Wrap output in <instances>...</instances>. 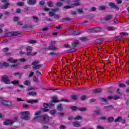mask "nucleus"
I'll use <instances>...</instances> for the list:
<instances>
[{"label": "nucleus", "instance_id": "obj_1", "mask_svg": "<svg viewBox=\"0 0 129 129\" xmlns=\"http://www.w3.org/2000/svg\"><path fill=\"white\" fill-rule=\"evenodd\" d=\"M39 63H40L39 60H35L33 61L31 63V65L32 66V69L36 70V69H40V68H42V64H39Z\"/></svg>", "mask_w": 129, "mask_h": 129}, {"label": "nucleus", "instance_id": "obj_2", "mask_svg": "<svg viewBox=\"0 0 129 129\" xmlns=\"http://www.w3.org/2000/svg\"><path fill=\"white\" fill-rule=\"evenodd\" d=\"M0 102H1V104L5 106L10 107L13 105V102L10 100H5L4 98H0Z\"/></svg>", "mask_w": 129, "mask_h": 129}, {"label": "nucleus", "instance_id": "obj_3", "mask_svg": "<svg viewBox=\"0 0 129 129\" xmlns=\"http://www.w3.org/2000/svg\"><path fill=\"white\" fill-rule=\"evenodd\" d=\"M32 51H33V48L31 46H28L26 48L27 55V56H34L36 55L37 52H34L33 54L32 53Z\"/></svg>", "mask_w": 129, "mask_h": 129}, {"label": "nucleus", "instance_id": "obj_4", "mask_svg": "<svg viewBox=\"0 0 129 129\" xmlns=\"http://www.w3.org/2000/svg\"><path fill=\"white\" fill-rule=\"evenodd\" d=\"M21 114L23 115V117H22V119H24L26 120H28L30 119V117H29V114H30V112L29 111H24L21 112Z\"/></svg>", "mask_w": 129, "mask_h": 129}, {"label": "nucleus", "instance_id": "obj_5", "mask_svg": "<svg viewBox=\"0 0 129 129\" xmlns=\"http://www.w3.org/2000/svg\"><path fill=\"white\" fill-rule=\"evenodd\" d=\"M2 81L4 82L5 84H10L11 81L9 79V76H3L2 77Z\"/></svg>", "mask_w": 129, "mask_h": 129}, {"label": "nucleus", "instance_id": "obj_6", "mask_svg": "<svg viewBox=\"0 0 129 129\" xmlns=\"http://www.w3.org/2000/svg\"><path fill=\"white\" fill-rule=\"evenodd\" d=\"M108 6L110 9H114L116 11H119V7L114 3L110 2Z\"/></svg>", "mask_w": 129, "mask_h": 129}, {"label": "nucleus", "instance_id": "obj_7", "mask_svg": "<svg viewBox=\"0 0 129 129\" xmlns=\"http://www.w3.org/2000/svg\"><path fill=\"white\" fill-rule=\"evenodd\" d=\"M55 44H56V41H52L50 43L49 46L50 50L56 51V50H58V48L55 47Z\"/></svg>", "mask_w": 129, "mask_h": 129}, {"label": "nucleus", "instance_id": "obj_8", "mask_svg": "<svg viewBox=\"0 0 129 129\" xmlns=\"http://www.w3.org/2000/svg\"><path fill=\"white\" fill-rule=\"evenodd\" d=\"M80 42L79 40H75L71 42V45L72 46L74 47L75 48H76V47H78L79 45Z\"/></svg>", "mask_w": 129, "mask_h": 129}, {"label": "nucleus", "instance_id": "obj_9", "mask_svg": "<svg viewBox=\"0 0 129 129\" xmlns=\"http://www.w3.org/2000/svg\"><path fill=\"white\" fill-rule=\"evenodd\" d=\"M73 3H75L74 4H71V7H78L79 6H80V0H73Z\"/></svg>", "mask_w": 129, "mask_h": 129}, {"label": "nucleus", "instance_id": "obj_10", "mask_svg": "<svg viewBox=\"0 0 129 129\" xmlns=\"http://www.w3.org/2000/svg\"><path fill=\"white\" fill-rule=\"evenodd\" d=\"M20 34H21V33H20L18 31H13L9 32L8 33L9 36H10V37H13L14 36H18V35Z\"/></svg>", "mask_w": 129, "mask_h": 129}, {"label": "nucleus", "instance_id": "obj_11", "mask_svg": "<svg viewBox=\"0 0 129 129\" xmlns=\"http://www.w3.org/2000/svg\"><path fill=\"white\" fill-rule=\"evenodd\" d=\"M111 99H113V96H109L107 99L102 98L100 99V100L102 101V102H106L107 100H111Z\"/></svg>", "mask_w": 129, "mask_h": 129}, {"label": "nucleus", "instance_id": "obj_12", "mask_svg": "<svg viewBox=\"0 0 129 129\" xmlns=\"http://www.w3.org/2000/svg\"><path fill=\"white\" fill-rule=\"evenodd\" d=\"M26 102H27V103H30L31 104H34L35 103H38V102H39V101L38 100H28L26 99Z\"/></svg>", "mask_w": 129, "mask_h": 129}, {"label": "nucleus", "instance_id": "obj_13", "mask_svg": "<svg viewBox=\"0 0 129 129\" xmlns=\"http://www.w3.org/2000/svg\"><path fill=\"white\" fill-rule=\"evenodd\" d=\"M37 3V0H28L27 1V5H29V6H34L36 5Z\"/></svg>", "mask_w": 129, "mask_h": 129}, {"label": "nucleus", "instance_id": "obj_14", "mask_svg": "<svg viewBox=\"0 0 129 129\" xmlns=\"http://www.w3.org/2000/svg\"><path fill=\"white\" fill-rule=\"evenodd\" d=\"M14 122V121H13V120L7 119L6 121L3 122V124L4 125H9V124H13Z\"/></svg>", "mask_w": 129, "mask_h": 129}, {"label": "nucleus", "instance_id": "obj_15", "mask_svg": "<svg viewBox=\"0 0 129 129\" xmlns=\"http://www.w3.org/2000/svg\"><path fill=\"white\" fill-rule=\"evenodd\" d=\"M93 93H95V94H98V93H100V92H101L102 91V89L100 88H98L97 89H94L92 90Z\"/></svg>", "mask_w": 129, "mask_h": 129}, {"label": "nucleus", "instance_id": "obj_16", "mask_svg": "<svg viewBox=\"0 0 129 129\" xmlns=\"http://www.w3.org/2000/svg\"><path fill=\"white\" fill-rule=\"evenodd\" d=\"M39 117H40V118H42L43 121H45L46 119H49V115L47 114H44L42 116H39Z\"/></svg>", "mask_w": 129, "mask_h": 129}, {"label": "nucleus", "instance_id": "obj_17", "mask_svg": "<svg viewBox=\"0 0 129 129\" xmlns=\"http://www.w3.org/2000/svg\"><path fill=\"white\" fill-rule=\"evenodd\" d=\"M8 62H11V63H17L18 62L17 59H14L13 57H10L8 60Z\"/></svg>", "mask_w": 129, "mask_h": 129}, {"label": "nucleus", "instance_id": "obj_18", "mask_svg": "<svg viewBox=\"0 0 129 129\" xmlns=\"http://www.w3.org/2000/svg\"><path fill=\"white\" fill-rule=\"evenodd\" d=\"M113 121H114V118H113V117L110 116L107 118V122L108 123H111Z\"/></svg>", "mask_w": 129, "mask_h": 129}, {"label": "nucleus", "instance_id": "obj_19", "mask_svg": "<svg viewBox=\"0 0 129 129\" xmlns=\"http://www.w3.org/2000/svg\"><path fill=\"white\" fill-rule=\"evenodd\" d=\"M11 4L9 3H6L4 6L1 7V9L2 10H7L8 8H9V6H10Z\"/></svg>", "mask_w": 129, "mask_h": 129}, {"label": "nucleus", "instance_id": "obj_20", "mask_svg": "<svg viewBox=\"0 0 129 129\" xmlns=\"http://www.w3.org/2000/svg\"><path fill=\"white\" fill-rule=\"evenodd\" d=\"M112 18V15H109L106 17H105L104 19H103V21H105V22H107V21H109V20H111Z\"/></svg>", "mask_w": 129, "mask_h": 129}, {"label": "nucleus", "instance_id": "obj_21", "mask_svg": "<svg viewBox=\"0 0 129 129\" xmlns=\"http://www.w3.org/2000/svg\"><path fill=\"white\" fill-rule=\"evenodd\" d=\"M59 100H58V97H53L52 98V103H57V102H59Z\"/></svg>", "mask_w": 129, "mask_h": 129}, {"label": "nucleus", "instance_id": "obj_22", "mask_svg": "<svg viewBox=\"0 0 129 129\" xmlns=\"http://www.w3.org/2000/svg\"><path fill=\"white\" fill-rule=\"evenodd\" d=\"M78 97H79V95H71V99H72L73 100H77V99H78Z\"/></svg>", "mask_w": 129, "mask_h": 129}, {"label": "nucleus", "instance_id": "obj_23", "mask_svg": "<svg viewBox=\"0 0 129 129\" xmlns=\"http://www.w3.org/2000/svg\"><path fill=\"white\" fill-rule=\"evenodd\" d=\"M2 67H9L10 66V63L7 62L3 61L1 62Z\"/></svg>", "mask_w": 129, "mask_h": 129}, {"label": "nucleus", "instance_id": "obj_24", "mask_svg": "<svg viewBox=\"0 0 129 129\" xmlns=\"http://www.w3.org/2000/svg\"><path fill=\"white\" fill-rule=\"evenodd\" d=\"M73 125L75 127H79L81 124L79 121H74L73 122Z\"/></svg>", "mask_w": 129, "mask_h": 129}, {"label": "nucleus", "instance_id": "obj_25", "mask_svg": "<svg viewBox=\"0 0 129 129\" xmlns=\"http://www.w3.org/2000/svg\"><path fill=\"white\" fill-rule=\"evenodd\" d=\"M57 110H58V111H62L63 110V106L62 104H59L56 107Z\"/></svg>", "mask_w": 129, "mask_h": 129}, {"label": "nucleus", "instance_id": "obj_26", "mask_svg": "<svg viewBox=\"0 0 129 129\" xmlns=\"http://www.w3.org/2000/svg\"><path fill=\"white\" fill-rule=\"evenodd\" d=\"M73 35H78L81 34V32L79 30L74 31L72 32Z\"/></svg>", "mask_w": 129, "mask_h": 129}, {"label": "nucleus", "instance_id": "obj_27", "mask_svg": "<svg viewBox=\"0 0 129 129\" xmlns=\"http://www.w3.org/2000/svg\"><path fill=\"white\" fill-rule=\"evenodd\" d=\"M70 108L73 111H76V110H78V108L76 106H71Z\"/></svg>", "mask_w": 129, "mask_h": 129}, {"label": "nucleus", "instance_id": "obj_28", "mask_svg": "<svg viewBox=\"0 0 129 129\" xmlns=\"http://www.w3.org/2000/svg\"><path fill=\"white\" fill-rule=\"evenodd\" d=\"M14 76H17V75H19V78H22V76H23V74L20 73L19 72H16L13 74Z\"/></svg>", "mask_w": 129, "mask_h": 129}, {"label": "nucleus", "instance_id": "obj_29", "mask_svg": "<svg viewBox=\"0 0 129 129\" xmlns=\"http://www.w3.org/2000/svg\"><path fill=\"white\" fill-rule=\"evenodd\" d=\"M78 110H79V111H86L87 109L86 107H80L78 108Z\"/></svg>", "mask_w": 129, "mask_h": 129}, {"label": "nucleus", "instance_id": "obj_30", "mask_svg": "<svg viewBox=\"0 0 129 129\" xmlns=\"http://www.w3.org/2000/svg\"><path fill=\"white\" fill-rule=\"evenodd\" d=\"M119 35L120 37H124V36H128V33L126 32H120L119 33Z\"/></svg>", "mask_w": 129, "mask_h": 129}, {"label": "nucleus", "instance_id": "obj_31", "mask_svg": "<svg viewBox=\"0 0 129 129\" xmlns=\"http://www.w3.org/2000/svg\"><path fill=\"white\" fill-rule=\"evenodd\" d=\"M27 94H28V95H32V96H35L37 95V93L35 92H29L27 93Z\"/></svg>", "mask_w": 129, "mask_h": 129}, {"label": "nucleus", "instance_id": "obj_32", "mask_svg": "<svg viewBox=\"0 0 129 129\" xmlns=\"http://www.w3.org/2000/svg\"><path fill=\"white\" fill-rule=\"evenodd\" d=\"M75 120H80V119H82V117L81 116L78 115L76 116V117L74 118Z\"/></svg>", "mask_w": 129, "mask_h": 129}, {"label": "nucleus", "instance_id": "obj_33", "mask_svg": "<svg viewBox=\"0 0 129 129\" xmlns=\"http://www.w3.org/2000/svg\"><path fill=\"white\" fill-rule=\"evenodd\" d=\"M121 116H118L116 119L114 120L115 122H118L121 120Z\"/></svg>", "mask_w": 129, "mask_h": 129}, {"label": "nucleus", "instance_id": "obj_34", "mask_svg": "<svg viewBox=\"0 0 129 129\" xmlns=\"http://www.w3.org/2000/svg\"><path fill=\"white\" fill-rule=\"evenodd\" d=\"M40 114H42V111L37 110L35 112V116H38V115H40Z\"/></svg>", "mask_w": 129, "mask_h": 129}, {"label": "nucleus", "instance_id": "obj_35", "mask_svg": "<svg viewBox=\"0 0 129 129\" xmlns=\"http://www.w3.org/2000/svg\"><path fill=\"white\" fill-rule=\"evenodd\" d=\"M47 4L49 8H52L53 6H54V4H53L52 2H48L47 3Z\"/></svg>", "mask_w": 129, "mask_h": 129}, {"label": "nucleus", "instance_id": "obj_36", "mask_svg": "<svg viewBox=\"0 0 129 129\" xmlns=\"http://www.w3.org/2000/svg\"><path fill=\"white\" fill-rule=\"evenodd\" d=\"M30 84H31V82H30V81L26 80L24 82V85H26L27 86H28L30 85Z\"/></svg>", "mask_w": 129, "mask_h": 129}, {"label": "nucleus", "instance_id": "obj_37", "mask_svg": "<svg viewBox=\"0 0 129 129\" xmlns=\"http://www.w3.org/2000/svg\"><path fill=\"white\" fill-rule=\"evenodd\" d=\"M17 6H18V7H23V6H24L25 4L24 3V2H18L17 3Z\"/></svg>", "mask_w": 129, "mask_h": 129}, {"label": "nucleus", "instance_id": "obj_38", "mask_svg": "<svg viewBox=\"0 0 129 129\" xmlns=\"http://www.w3.org/2000/svg\"><path fill=\"white\" fill-rule=\"evenodd\" d=\"M28 43L29 44H36V43H37V41L34 40H29L28 41Z\"/></svg>", "mask_w": 129, "mask_h": 129}, {"label": "nucleus", "instance_id": "obj_39", "mask_svg": "<svg viewBox=\"0 0 129 129\" xmlns=\"http://www.w3.org/2000/svg\"><path fill=\"white\" fill-rule=\"evenodd\" d=\"M103 108L104 109H108V108H113V106H112V105H110L109 106H104Z\"/></svg>", "mask_w": 129, "mask_h": 129}, {"label": "nucleus", "instance_id": "obj_40", "mask_svg": "<svg viewBox=\"0 0 129 129\" xmlns=\"http://www.w3.org/2000/svg\"><path fill=\"white\" fill-rule=\"evenodd\" d=\"M100 29H101V28L99 27H94L93 28V31H94V32H99V31H100Z\"/></svg>", "mask_w": 129, "mask_h": 129}, {"label": "nucleus", "instance_id": "obj_41", "mask_svg": "<svg viewBox=\"0 0 129 129\" xmlns=\"http://www.w3.org/2000/svg\"><path fill=\"white\" fill-rule=\"evenodd\" d=\"M56 110H54V109H53V110H51L50 111H49V113L50 114H51V115H53L55 114H56Z\"/></svg>", "mask_w": 129, "mask_h": 129}, {"label": "nucleus", "instance_id": "obj_42", "mask_svg": "<svg viewBox=\"0 0 129 129\" xmlns=\"http://www.w3.org/2000/svg\"><path fill=\"white\" fill-rule=\"evenodd\" d=\"M64 48H66L67 49H71V46L69 45V44H64L63 45Z\"/></svg>", "mask_w": 129, "mask_h": 129}, {"label": "nucleus", "instance_id": "obj_43", "mask_svg": "<svg viewBox=\"0 0 129 129\" xmlns=\"http://www.w3.org/2000/svg\"><path fill=\"white\" fill-rule=\"evenodd\" d=\"M56 7H58V8H60V7H62L63 6V3L61 2H58L56 3Z\"/></svg>", "mask_w": 129, "mask_h": 129}, {"label": "nucleus", "instance_id": "obj_44", "mask_svg": "<svg viewBox=\"0 0 129 129\" xmlns=\"http://www.w3.org/2000/svg\"><path fill=\"white\" fill-rule=\"evenodd\" d=\"M49 110V109H47V108H42L41 109V111H42V112H48Z\"/></svg>", "mask_w": 129, "mask_h": 129}, {"label": "nucleus", "instance_id": "obj_45", "mask_svg": "<svg viewBox=\"0 0 129 129\" xmlns=\"http://www.w3.org/2000/svg\"><path fill=\"white\" fill-rule=\"evenodd\" d=\"M120 97L117 95H115L114 96H113V99L114 100H117V99H119Z\"/></svg>", "mask_w": 129, "mask_h": 129}, {"label": "nucleus", "instance_id": "obj_46", "mask_svg": "<svg viewBox=\"0 0 129 129\" xmlns=\"http://www.w3.org/2000/svg\"><path fill=\"white\" fill-rule=\"evenodd\" d=\"M31 68V65L27 64L23 67L24 69H30Z\"/></svg>", "mask_w": 129, "mask_h": 129}, {"label": "nucleus", "instance_id": "obj_47", "mask_svg": "<svg viewBox=\"0 0 129 129\" xmlns=\"http://www.w3.org/2000/svg\"><path fill=\"white\" fill-rule=\"evenodd\" d=\"M115 29L113 27H108L107 28V30L108 31H114Z\"/></svg>", "mask_w": 129, "mask_h": 129}, {"label": "nucleus", "instance_id": "obj_48", "mask_svg": "<svg viewBox=\"0 0 129 129\" xmlns=\"http://www.w3.org/2000/svg\"><path fill=\"white\" fill-rule=\"evenodd\" d=\"M42 106L44 108H47L48 106H49V103H43Z\"/></svg>", "mask_w": 129, "mask_h": 129}, {"label": "nucleus", "instance_id": "obj_49", "mask_svg": "<svg viewBox=\"0 0 129 129\" xmlns=\"http://www.w3.org/2000/svg\"><path fill=\"white\" fill-rule=\"evenodd\" d=\"M106 6H101L99 8V10H100L101 11H104V10H106Z\"/></svg>", "mask_w": 129, "mask_h": 129}, {"label": "nucleus", "instance_id": "obj_50", "mask_svg": "<svg viewBox=\"0 0 129 129\" xmlns=\"http://www.w3.org/2000/svg\"><path fill=\"white\" fill-rule=\"evenodd\" d=\"M94 113L97 115H99L100 114V110H96L94 111Z\"/></svg>", "mask_w": 129, "mask_h": 129}, {"label": "nucleus", "instance_id": "obj_51", "mask_svg": "<svg viewBox=\"0 0 129 129\" xmlns=\"http://www.w3.org/2000/svg\"><path fill=\"white\" fill-rule=\"evenodd\" d=\"M87 40H88L87 37H83L81 39V41H82V42H86Z\"/></svg>", "mask_w": 129, "mask_h": 129}, {"label": "nucleus", "instance_id": "obj_52", "mask_svg": "<svg viewBox=\"0 0 129 129\" xmlns=\"http://www.w3.org/2000/svg\"><path fill=\"white\" fill-rule=\"evenodd\" d=\"M12 84H14L15 85L16 84H19V81L15 80V81H12Z\"/></svg>", "mask_w": 129, "mask_h": 129}, {"label": "nucleus", "instance_id": "obj_53", "mask_svg": "<svg viewBox=\"0 0 129 129\" xmlns=\"http://www.w3.org/2000/svg\"><path fill=\"white\" fill-rule=\"evenodd\" d=\"M118 86L120 88L125 87V84L119 83Z\"/></svg>", "mask_w": 129, "mask_h": 129}, {"label": "nucleus", "instance_id": "obj_54", "mask_svg": "<svg viewBox=\"0 0 129 129\" xmlns=\"http://www.w3.org/2000/svg\"><path fill=\"white\" fill-rule=\"evenodd\" d=\"M63 21H65L66 22H68L69 21H71L72 19L69 18H64L63 19Z\"/></svg>", "mask_w": 129, "mask_h": 129}, {"label": "nucleus", "instance_id": "obj_55", "mask_svg": "<svg viewBox=\"0 0 129 129\" xmlns=\"http://www.w3.org/2000/svg\"><path fill=\"white\" fill-rule=\"evenodd\" d=\"M64 9H71V8H74V7H72L71 5V6H64Z\"/></svg>", "mask_w": 129, "mask_h": 129}, {"label": "nucleus", "instance_id": "obj_56", "mask_svg": "<svg viewBox=\"0 0 129 129\" xmlns=\"http://www.w3.org/2000/svg\"><path fill=\"white\" fill-rule=\"evenodd\" d=\"M52 12H53L54 13H55V12H58V11H59V8H56L55 9H51Z\"/></svg>", "mask_w": 129, "mask_h": 129}, {"label": "nucleus", "instance_id": "obj_57", "mask_svg": "<svg viewBox=\"0 0 129 129\" xmlns=\"http://www.w3.org/2000/svg\"><path fill=\"white\" fill-rule=\"evenodd\" d=\"M87 98V96L85 95H83L81 96V100H84L85 99H86Z\"/></svg>", "mask_w": 129, "mask_h": 129}, {"label": "nucleus", "instance_id": "obj_58", "mask_svg": "<svg viewBox=\"0 0 129 129\" xmlns=\"http://www.w3.org/2000/svg\"><path fill=\"white\" fill-rule=\"evenodd\" d=\"M21 12H22V10H21V9L18 8L16 9V13L17 14H20V13H21Z\"/></svg>", "mask_w": 129, "mask_h": 129}, {"label": "nucleus", "instance_id": "obj_59", "mask_svg": "<svg viewBox=\"0 0 129 129\" xmlns=\"http://www.w3.org/2000/svg\"><path fill=\"white\" fill-rule=\"evenodd\" d=\"M59 129H66V126L64 125H60L59 126Z\"/></svg>", "mask_w": 129, "mask_h": 129}, {"label": "nucleus", "instance_id": "obj_60", "mask_svg": "<svg viewBox=\"0 0 129 129\" xmlns=\"http://www.w3.org/2000/svg\"><path fill=\"white\" fill-rule=\"evenodd\" d=\"M49 15L50 17H53V16H55V13L53 12H49Z\"/></svg>", "mask_w": 129, "mask_h": 129}, {"label": "nucleus", "instance_id": "obj_61", "mask_svg": "<svg viewBox=\"0 0 129 129\" xmlns=\"http://www.w3.org/2000/svg\"><path fill=\"white\" fill-rule=\"evenodd\" d=\"M39 5L41 6H44L45 5V2L44 1H41L39 2Z\"/></svg>", "mask_w": 129, "mask_h": 129}, {"label": "nucleus", "instance_id": "obj_62", "mask_svg": "<svg viewBox=\"0 0 129 129\" xmlns=\"http://www.w3.org/2000/svg\"><path fill=\"white\" fill-rule=\"evenodd\" d=\"M20 20V18L18 17H15L13 18V21H19Z\"/></svg>", "mask_w": 129, "mask_h": 129}, {"label": "nucleus", "instance_id": "obj_63", "mask_svg": "<svg viewBox=\"0 0 129 129\" xmlns=\"http://www.w3.org/2000/svg\"><path fill=\"white\" fill-rule=\"evenodd\" d=\"M32 18L33 19V20H36V22H38L39 21V19L36 16H33Z\"/></svg>", "mask_w": 129, "mask_h": 129}, {"label": "nucleus", "instance_id": "obj_64", "mask_svg": "<svg viewBox=\"0 0 129 129\" xmlns=\"http://www.w3.org/2000/svg\"><path fill=\"white\" fill-rule=\"evenodd\" d=\"M96 128H97V129H104V127H102L100 125H97L96 126Z\"/></svg>", "mask_w": 129, "mask_h": 129}]
</instances>
